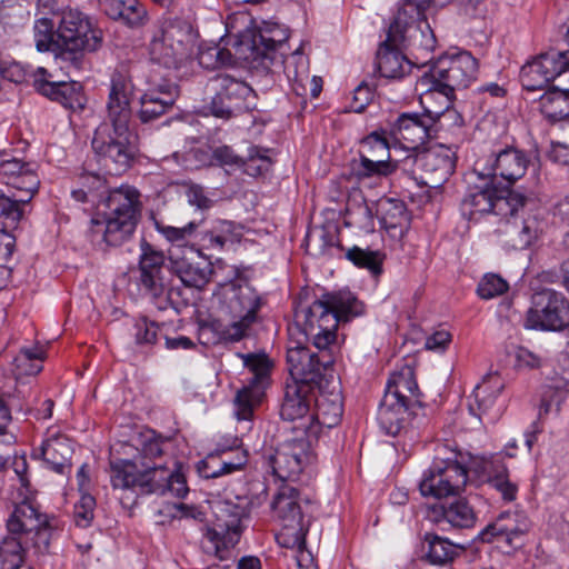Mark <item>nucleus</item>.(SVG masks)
Listing matches in <instances>:
<instances>
[{"instance_id": "obj_1", "label": "nucleus", "mask_w": 569, "mask_h": 569, "mask_svg": "<svg viewBox=\"0 0 569 569\" xmlns=\"http://www.w3.org/2000/svg\"><path fill=\"white\" fill-rule=\"evenodd\" d=\"M164 441L153 431L140 436L139 453L132 459L110 461V480L114 489L131 490L140 495L176 492L183 497L188 492L182 475L169 466L164 457Z\"/></svg>"}, {"instance_id": "obj_2", "label": "nucleus", "mask_w": 569, "mask_h": 569, "mask_svg": "<svg viewBox=\"0 0 569 569\" xmlns=\"http://www.w3.org/2000/svg\"><path fill=\"white\" fill-rule=\"evenodd\" d=\"M139 271L141 290L152 299H159L169 290V272L176 274L186 287L202 289L210 280L212 267L201 259L198 250L186 246L171 247L169 266H166L163 253L142 240Z\"/></svg>"}, {"instance_id": "obj_3", "label": "nucleus", "mask_w": 569, "mask_h": 569, "mask_svg": "<svg viewBox=\"0 0 569 569\" xmlns=\"http://www.w3.org/2000/svg\"><path fill=\"white\" fill-rule=\"evenodd\" d=\"M363 312V305L351 292L325 293L310 306L299 303L296 308V323L301 327L307 340L315 348L335 346L340 321H348Z\"/></svg>"}, {"instance_id": "obj_4", "label": "nucleus", "mask_w": 569, "mask_h": 569, "mask_svg": "<svg viewBox=\"0 0 569 569\" xmlns=\"http://www.w3.org/2000/svg\"><path fill=\"white\" fill-rule=\"evenodd\" d=\"M478 61L468 51L441 57L430 69L417 80L416 90L420 91V102H430L436 93L443 98V109L450 110L455 91L466 89L476 79Z\"/></svg>"}, {"instance_id": "obj_5", "label": "nucleus", "mask_w": 569, "mask_h": 569, "mask_svg": "<svg viewBox=\"0 0 569 569\" xmlns=\"http://www.w3.org/2000/svg\"><path fill=\"white\" fill-rule=\"evenodd\" d=\"M418 396V383L410 367L391 373L378 410L379 426L387 435L396 437L411 431Z\"/></svg>"}, {"instance_id": "obj_6", "label": "nucleus", "mask_w": 569, "mask_h": 569, "mask_svg": "<svg viewBox=\"0 0 569 569\" xmlns=\"http://www.w3.org/2000/svg\"><path fill=\"white\" fill-rule=\"evenodd\" d=\"M103 206L104 218L91 220V233L102 234L107 246L119 247L132 237L139 222L140 193L136 188L122 184L109 191Z\"/></svg>"}, {"instance_id": "obj_7", "label": "nucleus", "mask_w": 569, "mask_h": 569, "mask_svg": "<svg viewBox=\"0 0 569 569\" xmlns=\"http://www.w3.org/2000/svg\"><path fill=\"white\" fill-rule=\"evenodd\" d=\"M132 93L131 79L123 72H113L107 102V121L96 129L91 141L94 153L114 148L120 138H133L129 129Z\"/></svg>"}, {"instance_id": "obj_8", "label": "nucleus", "mask_w": 569, "mask_h": 569, "mask_svg": "<svg viewBox=\"0 0 569 569\" xmlns=\"http://www.w3.org/2000/svg\"><path fill=\"white\" fill-rule=\"evenodd\" d=\"M197 38V30L187 20L164 19L153 27L149 57L167 69H179L192 57Z\"/></svg>"}, {"instance_id": "obj_9", "label": "nucleus", "mask_w": 569, "mask_h": 569, "mask_svg": "<svg viewBox=\"0 0 569 569\" xmlns=\"http://www.w3.org/2000/svg\"><path fill=\"white\" fill-rule=\"evenodd\" d=\"M222 305L232 322L221 329L220 339L239 342L251 335L264 300L248 281L239 279L223 287Z\"/></svg>"}, {"instance_id": "obj_10", "label": "nucleus", "mask_w": 569, "mask_h": 569, "mask_svg": "<svg viewBox=\"0 0 569 569\" xmlns=\"http://www.w3.org/2000/svg\"><path fill=\"white\" fill-rule=\"evenodd\" d=\"M57 33L61 46V61L74 70L83 66V52L96 51L102 42V32L79 10L67 9L57 14Z\"/></svg>"}, {"instance_id": "obj_11", "label": "nucleus", "mask_w": 569, "mask_h": 569, "mask_svg": "<svg viewBox=\"0 0 569 569\" xmlns=\"http://www.w3.org/2000/svg\"><path fill=\"white\" fill-rule=\"evenodd\" d=\"M292 343L287 350V362L292 383L315 392L317 388L330 386V382L336 380L332 370L333 346L316 348L317 351H312L299 341Z\"/></svg>"}, {"instance_id": "obj_12", "label": "nucleus", "mask_w": 569, "mask_h": 569, "mask_svg": "<svg viewBox=\"0 0 569 569\" xmlns=\"http://www.w3.org/2000/svg\"><path fill=\"white\" fill-rule=\"evenodd\" d=\"M288 38L287 29L277 23H264L252 34L251 58L266 70H269L277 62L283 63L289 78H291V67H293V80L302 81L303 78H308V68L301 47L296 49L286 60H282V56L277 53L278 48H281Z\"/></svg>"}, {"instance_id": "obj_13", "label": "nucleus", "mask_w": 569, "mask_h": 569, "mask_svg": "<svg viewBox=\"0 0 569 569\" xmlns=\"http://www.w3.org/2000/svg\"><path fill=\"white\" fill-rule=\"evenodd\" d=\"M481 184L470 187L461 201V212L469 220L478 219L485 213L515 216L525 206L526 197L507 190H498L492 179L481 174Z\"/></svg>"}, {"instance_id": "obj_14", "label": "nucleus", "mask_w": 569, "mask_h": 569, "mask_svg": "<svg viewBox=\"0 0 569 569\" xmlns=\"http://www.w3.org/2000/svg\"><path fill=\"white\" fill-rule=\"evenodd\" d=\"M213 92L208 104L210 113L217 118L230 119L257 109V93L244 81L228 73H218L210 79Z\"/></svg>"}, {"instance_id": "obj_15", "label": "nucleus", "mask_w": 569, "mask_h": 569, "mask_svg": "<svg viewBox=\"0 0 569 569\" xmlns=\"http://www.w3.org/2000/svg\"><path fill=\"white\" fill-rule=\"evenodd\" d=\"M214 520L206 537L213 545L216 557L223 561L232 556L234 546L242 532V519L247 515L244 506L231 500H218L213 507Z\"/></svg>"}, {"instance_id": "obj_16", "label": "nucleus", "mask_w": 569, "mask_h": 569, "mask_svg": "<svg viewBox=\"0 0 569 569\" xmlns=\"http://www.w3.org/2000/svg\"><path fill=\"white\" fill-rule=\"evenodd\" d=\"M302 501L308 503V500H302L298 489L288 483L281 485L273 498L272 510L282 523L277 540L282 547L301 546L305 542L308 528Z\"/></svg>"}, {"instance_id": "obj_17", "label": "nucleus", "mask_w": 569, "mask_h": 569, "mask_svg": "<svg viewBox=\"0 0 569 569\" xmlns=\"http://www.w3.org/2000/svg\"><path fill=\"white\" fill-rule=\"evenodd\" d=\"M252 375L248 385L238 390L234 398V415L238 420H251L254 407L261 401L270 383L272 362L264 353H237Z\"/></svg>"}, {"instance_id": "obj_18", "label": "nucleus", "mask_w": 569, "mask_h": 569, "mask_svg": "<svg viewBox=\"0 0 569 569\" xmlns=\"http://www.w3.org/2000/svg\"><path fill=\"white\" fill-rule=\"evenodd\" d=\"M468 482V469L456 458L436 459L419 483L425 497L446 498L460 493Z\"/></svg>"}, {"instance_id": "obj_19", "label": "nucleus", "mask_w": 569, "mask_h": 569, "mask_svg": "<svg viewBox=\"0 0 569 569\" xmlns=\"http://www.w3.org/2000/svg\"><path fill=\"white\" fill-rule=\"evenodd\" d=\"M7 529L10 536L22 539L40 552L49 547L51 532L47 516L30 501L24 500L14 507L7 520Z\"/></svg>"}, {"instance_id": "obj_20", "label": "nucleus", "mask_w": 569, "mask_h": 569, "mask_svg": "<svg viewBox=\"0 0 569 569\" xmlns=\"http://www.w3.org/2000/svg\"><path fill=\"white\" fill-rule=\"evenodd\" d=\"M569 319V302L565 296L552 289H542L532 296V306L527 312L526 328L559 331Z\"/></svg>"}, {"instance_id": "obj_21", "label": "nucleus", "mask_w": 569, "mask_h": 569, "mask_svg": "<svg viewBox=\"0 0 569 569\" xmlns=\"http://www.w3.org/2000/svg\"><path fill=\"white\" fill-rule=\"evenodd\" d=\"M427 103L422 104L423 113H401L392 124L391 133L403 149L418 150L433 136L440 118L448 114L443 108L430 109Z\"/></svg>"}, {"instance_id": "obj_22", "label": "nucleus", "mask_w": 569, "mask_h": 569, "mask_svg": "<svg viewBox=\"0 0 569 569\" xmlns=\"http://www.w3.org/2000/svg\"><path fill=\"white\" fill-rule=\"evenodd\" d=\"M311 459L310 443L307 438L288 439L268 457V465L278 479L295 481Z\"/></svg>"}, {"instance_id": "obj_23", "label": "nucleus", "mask_w": 569, "mask_h": 569, "mask_svg": "<svg viewBox=\"0 0 569 569\" xmlns=\"http://www.w3.org/2000/svg\"><path fill=\"white\" fill-rule=\"evenodd\" d=\"M530 527V520L523 512L505 511L479 532L477 540L483 543H505L509 549H518L523 545Z\"/></svg>"}, {"instance_id": "obj_24", "label": "nucleus", "mask_w": 569, "mask_h": 569, "mask_svg": "<svg viewBox=\"0 0 569 569\" xmlns=\"http://www.w3.org/2000/svg\"><path fill=\"white\" fill-rule=\"evenodd\" d=\"M456 151L453 148L435 144L421 150L411 161L418 163L421 171L420 179L430 187H438L455 172ZM410 162V159L407 163Z\"/></svg>"}, {"instance_id": "obj_25", "label": "nucleus", "mask_w": 569, "mask_h": 569, "mask_svg": "<svg viewBox=\"0 0 569 569\" xmlns=\"http://www.w3.org/2000/svg\"><path fill=\"white\" fill-rule=\"evenodd\" d=\"M33 87L42 96L61 103L72 111L82 110L86 97L78 81H52L47 69L39 67L33 72Z\"/></svg>"}, {"instance_id": "obj_26", "label": "nucleus", "mask_w": 569, "mask_h": 569, "mask_svg": "<svg viewBox=\"0 0 569 569\" xmlns=\"http://www.w3.org/2000/svg\"><path fill=\"white\" fill-rule=\"evenodd\" d=\"M502 388L503 385L497 375L486 377L475 388V403H469V411L479 419H486L490 423L496 422L503 410L502 403L498 401Z\"/></svg>"}, {"instance_id": "obj_27", "label": "nucleus", "mask_w": 569, "mask_h": 569, "mask_svg": "<svg viewBox=\"0 0 569 569\" xmlns=\"http://www.w3.org/2000/svg\"><path fill=\"white\" fill-rule=\"evenodd\" d=\"M311 405L312 391L295 383H288L280 407V417L286 421H299V428L305 432L313 419V415H310Z\"/></svg>"}, {"instance_id": "obj_28", "label": "nucleus", "mask_w": 569, "mask_h": 569, "mask_svg": "<svg viewBox=\"0 0 569 569\" xmlns=\"http://www.w3.org/2000/svg\"><path fill=\"white\" fill-rule=\"evenodd\" d=\"M312 403L316 412L313 417L318 422L327 428L337 426L343 413L342 395L340 385L337 380L330 382V386L317 388L312 392Z\"/></svg>"}, {"instance_id": "obj_29", "label": "nucleus", "mask_w": 569, "mask_h": 569, "mask_svg": "<svg viewBox=\"0 0 569 569\" xmlns=\"http://www.w3.org/2000/svg\"><path fill=\"white\" fill-rule=\"evenodd\" d=\"M529 162L530 160L523 151L509 147L495 154L486 176L492 180L500 177L508 184H513L525 176Z\"/></svg>"}, {"instance_id": "obj_30", "label": "nucleus", "mask_w": 569, "mask_h": 569, "mask_svg": "<svg viewBox=\"0 0 569 569\" xmlns=\"http://www.w3.org/2000/svg\"><path fill=\"white\" fill-rule=\"evenodd\" d=\"M43 461L57 473H66L71 469L70 459L73 447L70 439L63 435L47 438L40 448Z\"/></svg>"}, {"instance_id": "obj_31", "label": "nucleus", "mask_w": 569, "mask_h": 569, "mask_svg": "<svg viewBox=\"0 0 569 569\" xmlns=\"http://www.w3.org/2000/svg\"><path fill=\"white\" fill-rule=\"evenodd\" d=\"M132 139L133 138H120L118 146L114 148L96 152L99 163L112 174H121L127 171L137 152Z\"/></svg>"}, {"instance_id": "obj_32", "label": "nucleus", "mask_w": 569, "mask_h": 569, "mask_svg": "<svg viewBox=\"0 0 569 569\" xmlns=\"http://www.w3.org/2000/svg\"><path fill=\"white\" fill-rule=\"evenodd\" d=\"M103 12L113 20L139 27L147 20V10L139 0H100Z\"/></svg>"}, {"instance_id": "obj_33", "label": "nucleus", "mask_w": 569, "mask_h": 569, "mask_svg": "<svg viewBox=\"0 0 569 569\" xmlns=\"http://www.w3.org/2000/svg\"><path fill=\"white\" fill-rule=\"evenodd\" d=\"M401 47L380 44L377 52V66L381 77L402 78L411 68L410 62L400 51Z\"/></svg>"}, {"instance_id": "obj_34", "label": "nucleus", "mask_w": 569, "mask_h": 569, "mask_svg": "<svg viewBox=\"0 0 569 569\" xmlns=\"http://www.w3.org/2000/svg\"><path fill=\"white\" fill-rule=\"evenodd\" d=\"M241 238L240 229L229 220H216L211 227L203 231L201 244L208 250H222L227 243H233Z\"/></svg>"}, {"instance_id": "obj_35", "label": "nucleus", "mask_w": 569, "mask_h": 569, "mask_svg": "<svg viewBox=\"0 0 569 569\" xmlns=\"http://www.w3.org/2000/svg\"><path fill=\"white\" fill-rule=\"evenodd\" d=\"M539 109L552 122L569 119V89L552 86L539 98Z\"/></svg>"}, {"instance_id": "obj_36", "label": "nucleus", "mask_w": 569, "mask_h": 569, "mask_svg": "<svg viewBox=\"0 0 569 569\" xmlns=\"http://www.w3.org/2000/svg\"><path fill=\"white\" fill-rule=\"evenodd\" d=\"M441 513L451 527L469 529L476 525L477 513L466 498H457L441 505Z\"/></svg>"}, {"instance_id": "obj_37", "label": "nucleus", "mask_w": 569, "mask_h": 569, "mask_svg": "<svg viewBox=\"0 0 569 569\" xmlns=\"http://www.w3.org/2000/svg\"><path fill=\"white\" fill-rule=\"evenodd\" d=\"M425 541L428 543L426 556L432 565L443 566L452 562L463 550V547L435 533H426Z\"/></svg>"}, {"instance_id": "obj_38", "label": "nucleus", "mask_w": 569, "mask_h": 569, "mask_svg": "<svg viewBox=\"0 0 569 569\" xmlns=\"http://www.w3.org/2000/svg\"><path fill=\"white\" fill-rule=\"evenodd\" d=\"M54 26L56 22L49 18L37 19L33 27L34 43L39 52H53L56 58L61 60L62 50Z\"/></svg>"}, {"instance_id": "obj_39", "label": "nucleus", "mask_w": 569, "mask_h": 569, "mask_svg": "<svg viewBox=\"0 0 569 569\" xmlns=\"http://www.w3.org/2000/svg\"><path fill=\"white\" fill-rule=\"evenodd\" d=\"M31 547L22 539L8 535L0 541V569H19L24 561L26 549Z\"/></svg>"}, {"instance_id": "obj_40", "label": "nucleus", "mask_w": 569, "mask_h": 569, "mask_svg": "<svg viewBox=\"0 0 569 569\" xmlns=\"http://www.w3.org/2000/svg\"><path fill=\"white\" fill-rule=\"evenodd\" d=\"M26 200L17 198L12 192L0 188V224L3 229L17 228L23 217Z\"/></svg>"}, {"instance_id": "obj_41", "label": "nucleus", "mask_w": 569, "mask_h": 569, "mask_svg": "<svg viewBox=\"0 0 569 569\" xmlns=\"http://www.w3.org/2000/svg\"><path fill=\"white\" fill-rule=\"evenodd\" d=\"M520 81L525 90H543L552 80L548 76L542 63L536 57L527 62L520 70Z\"/></svg>"}, {"instance_id": "obj_42", "label": "nucleus", "mask_w": 569, "mask_h": 569, "mask_svg": "<svg viewBox=\"0 0 569 569\" xmlns=\"http://www.w3.org/2000/svg\"><path fill=\"white\" fill-rule=\"evenodd\" d=\"M346 258L355 266L368 269L373 276L382 272L385 254L379 250L361 249L355 246L347 250Z\"/></svg>"}, {"instance_id": "obj_43", "label": "nucleus", "mask_w": 569, "mask_h": 569, "mask_svg": "<svg viewBox=\"0 0 569 569\" xmlns=\"http://www.w3.org/2000/svg\"><path fill=\"white\" fill-rule=\"evenodd\" d=\"M139 102L140 110L138 112V117L143 123L157 120L173 107V102L163 98L154 97L153 93L147 92L140 97Z\"/></svg>"}, {"instance_id": "obj_44", "label": "nucleus", "mask_w": 569, "mask_h": 569, "mask_svg": "<svg viewBox=\"0 0 569 569\" xmlns=\"http://www.w3.org/2000/svg\"><path fill=\"white\" fill-rule=\"evenodd\" d=\"M42 351L36 349H22L13 359V375L19 378L22 376L37 375L41 370Z\"/></svg>"}, {"instance_id": "obj_45", "label": "nucleus", "mask_w": 569, "mask_h": 569, "mask_svg": "<svg viewBox=\"0 0 569 569\" xmlns=\"http://www.w3.org/2000/svg\"><path fill=\"white\" fill-rule=\"evenodd\" d=\"M39 186L40 180L33 168L27 169L22 176H19L14 183H10L3 189L8 192H12L17 198L26 200V203H29L38 191Z\"/></svg>"}, {"instance_id": "obj_46", "label": "nucleus", "mask_w": 569, "mask_h": 569, "mask_svg": "<svg viewBox=\"0 0 569 569\" xmlns=\"http://www.w3.org/2000/svg\"><path fill=\"white\" fill-rule=\"evenodd\" d=\"M417 20H411L405 11L398 10L397 14L393 18V21L390 23L387 38L382 42V44L393 46V47H403L407 38V32L411 24Z\"/></svg>"}, {"instance_id": "obj_47", "label": "nucleus", "mask_w": 569, "mask_h": 569, "mask_svg": "<svg viewBox=\"0 0 569 569\" xmlns=\"http://www.w3.org/2000/svg\"><path fill=\"white\" fill-rule=\"evenodd\" d=\"M360 156H367L375 160L390 161L389 143L387 138L375 131L362 139Z\"/></svg>"}, {"instance_id": "obj_48", "label": "nucleus", "mask_w": 569, "mask_h": 569, "mask_svg": "<svg viewBox=\"0 0 569 569\" xmlns=\"http://www.w3.org/2000/svg\"><path fill=\"white\" fill-rule=\"evenodd\" d=\"M553 81L557 77L569 70V50H550L537 57Z\"/></svg>"}, {"instance_id": "obj_49", "label": "nucleus", "mask_w": 569, "mask_h": 569, "mask_svg": "<svg viewBox=\"0 0 569 569\" xmlns=\"http://www.w3.org/2000/svg\"><path fill=\"white\" fill-rule=\"evenodd\" d=\"M159 325L146 317L137 319L131 329V336L137 346H153L158 339Z\"/></svg>"}, {"instance_id": "obj_50", "label": "nucleus", "mask_w": 569, "mask_h": 569, "mask_svg": "<svg viewBox=\"0 0 569 569\" xmlns=\"http://www.w3.org/2000/svg\"><path fill=\"white\" fill-rule=\"evenodd\" d=\"M355 170L359 178L387 177L395 172V166L392 161L375 160L367 156H360V161Z\"/></svg>"}, {"instance_id": "obj_51", "label": "nucleus", "mask_w": 569, "mask_h": 569, "mask_svg": "<svg viewBox=\"0 0 569 569\" xmlns=\"http://www.w3.org/2000/svg\"><path fill=\"white\" fill-rule=\"evenodd\" d=\"M488 483L501 495L505 501L511 502L516 500L518 486L510 480L506 467H501L500 470L490 476Z\"/></svg>"}, {"instance_id": "obj_52", "label": "nucleus", "mask_w": 569, "mask_h": 569, "mask_svg": "<svg viewBox=\"0 0 569 569\" xmlns=\"http://www.w3.org/2000/svg\"><path fill=\"white\" fill-rule=\"evenodd\" d=\"M232 463H226L221 462V458L219 455V451H213L209 453L203 460H201L198 466L197 470L200 477L204 479H216L222 476L228 475L226 471V467H233Z\"/></svg>"}, {"instance_id": "obj_53", "label": "nucleus", "mask_w": 569, "mask_h": 569, "mask_svg": "<svg viewBox=\"0 0 569 569\" xmlns=\"http://www.w3.org/2000/svg\"><path fill=\"white\" fill-rule=\"evenodd\" d=\"M199 63L208 69H216L232 62V54L228 49L219 46L201 49L199 52Z\"/></svg>"}, {"instance_id": "obj_54", "label": "nucleus", "mask_w": 569, "mask_h": 569, "mask_svg": "<svg viewBox=\"0 0 569 569\" xmlns=\"http://www.w3.org/2000/svg\"><path fill=\"white\" fill-rule=\"evenodd\" d=\"M509 286L505 279L495 273L486 274L478 284L477 292L482 299H492L503 295Z\"/></svg>"}, {"instance_id": "obj_55", "label": "nucleus", "mask_w": 569, "mask_h": 569, "mask_svg": "<svg viewBox=\"0 0 569 569\" xmlns=\"http://www.w3.org/2000/svg\"><path fill=\"white\" fill-rule=\"evenodd\" d=\"M27 169H33L31 163L22 162L17 158L3 160L0 163V182L3 188L14 183L19 176H22Z\"/></svg>"}, {"instance_id": "obj_56", "label": "nucleus", "mask_w": 569, "mask_h": 569, "mask_svg": "<svg viewBox=\"0 0 569 569\" xmlns=\"http://www.w3.org/2000/svg\"><path fill=\"white\" fill-rule=\"evenodd\" d=\"M156 227L160 233H162L167 240L172 242V246H184L183 243L194 233L198 228V223L194 221L189 222L182 228L163 226L158 221L156 222Z\"/></svg>"}, {"instance_id": "obj_57", "label": "nucleus", "mask_w": 569, "mask_h": 569, "mask_svg": "<svg viewBox=\"0 0 569 569\" xmlns=\"http://www.w3.org/2000/svg\"><path fill=\"white\" fill-rule=\"evenodd\" d=\"M512 233L516 236V238L512 239V247L516 249H526L537 239V222L533 219L523 220L520 227H513Z\"/></svg>"}, {"instance_id": "obj_58", "label": "nucleus", "mask_w": 569, "mask_h": 569, "mask_svg": "<svg viewBox=\"0 0 569 569\" xmlns=\"http://www.w3.org/2000/svg\"><path fill=\"white\" fill-rule=\"evenodd\" d=\"M96 499L89 493L81 496L80 500L74 505L73 519L78 527L87 528L93 519V510Z\"/></svg>"}, {"instance_id": "obj_59", "label": "nucleus", "mask_w": 569, "mask_h": 569, "mask_svg": "<svg viewBox=\"0 0 569 569\" xmlns=\"http://www.w3.org/2000/svg\"><path fill=\"white\" fill-rule=\"evenodd\" d=\"M26 18V9L22 4L8 0L0 6V21L4 26L16 27Z\"/></svg>"}, {"instance_id": "obj_60", "label": "nucleus", "mask_w": 569, "mask_h": 569, "mask_svg": "<svg viewBox=\"0 0 569 569\" xmlns=\"http://www.w3.org/2000/svg\"><path fill=\"white\" fill-rule=\"evenodd\" d=\"M211 159L216 164L231 169H239L244 164V159L238 156L229 146L214 148Z\"/></svg>"}, {"instance_id": "obj_61", "label": "nucleus", "mask_w": 569, "mask_h": 569, "mask_svg": "<svg viewBox=\"0 0 569 569\" xmlns=\"http://www.w3.org/2000/svg\"><path fill=\"white\" fill-rule=\"evenodd\" d=\"M144 92L153 93L154 97L163 98L174 103L179 96V88L171 80L161 79L159 81H151Z\"/></svg>"}, {"instance_id": "obj_62", "label": "nucleus", "mask_w": 569, "mask_h": 569, "mask_svg": "<svg viewBox=\"0 0 569 569\" xmlns=\"http://www.w3.org/2000/svg\"><path fill=\"white\" fill-rule=\"evenodd\" d=\"M373 99V90L370 86L365 82H361L352 94V100L350 102L349 109L352 112H362L366 107Z\"/></svg>"}, {"instance_id": "obj_63", "label": "nucleus", "mask_w": 569, "mask_h": 569, "mask_svg": "<svg viewBox=\"0 0 569 569\" xmlns=\"http://www.w3.org/2000/svg\"><path fill=\"white\" fill-rule=\"evenodd\" d=\"M270 166V159L267 156H262L258 150H252L244 164L242 166L243 171L250 176H258L268 171Z\"/></svg>"}, {"instance_id": "obj_64", "label": "nucleus", "mask_w": 569, "mask_h": 569, "mask_svg": "<svg viewBox=\"0 0 569 569\" xmlns=\"http://www.w3.org/2000/svg\"><path fill=\"white\" fill-rule=\"evenodd\" d=\"M186 196H187L188 202L191 206H194L201 210L210 209L213 204V200L208 197V192L204 190L203 187H201L199 184H191L187 189Z\"/></svg>"}]
</instances>
